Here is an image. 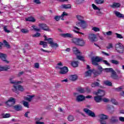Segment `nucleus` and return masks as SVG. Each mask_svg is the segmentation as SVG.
Masks as SVG:
<instances>
[{
	"instance_id": "1",
	"label": "nucleus",
	"mask_w": 124,
	"mask_h": 124,
	"mask_svg": "<svg viewBox=\"0 0 124 124\" xmlns=\"http://www.w3.org/2000/svg\"><path fill=\"white\" fill-rule=\"evenodd\" d=\"M90 68L91 67H90L89 65H87V68L89 70L85 73L84 75L85 77H88V76H91V75H92L93 73L95 76L99 75V74H101V72H102V71L103 70L102 67H101V66H98V69L99 71H96L95 70H92L90 69Z\"/></svg>"
},
{
	"instance_id": "2",
	"label": "nucleus",
	"mask_w": 124,
	"mask_h": 124,
	"mask_svg": "<svg viewBox=\"0 0 124 124\" xmlns=\"http://www.w3.org/2000/svg\"><path fill=\"white\" fill-rule=\"evenodd\" d=\"M115 50L117 53L120 54H124V46L121 43H118L115 45Z\"/></svg>"
},
{
	"instance_id": "3",
	"label": "nucleus",
	"mask_w": 124,
	"mask_h": 124,
	"mask_svg": "<svg viewBox=\"0 0 124 124\" xmlns=\"http://www.w3.org/2000/svg\"><path fill=\"white\" fill-rule=\"evenodd\" d=\"M72 42L76 45H78V46H84L85 45V41L82 38H73Z\"/></svg>"
},
{
	"instance_id": "4",
	"label": "nucleus",
	"mask_w": 124,
	"mask_h": 124,
	"mask_svg": "<svg viewBox=\"0 0 124 124\" xmlns=\"http://www.w3.org/2000/svg\"><path fill=\"white\" fill-rule=\"evenodd\" d=\"M104 70H105V72H111L112 73L111 77H112L113 79H117V78H118V76L117 75V74H116V72L114 71L113 68H105L104 69Z\"/></svg>"
},
{
	"instance_id": "5",
	"label": "nucleus",
	"mask_w": 124,
	"mask_h": 124,
	"mask_svg": "<svg viewBox=\"0 0 124 124\" xmlns=\"http://www.w3.org/2000/svg\"><path fill=\"white\" fill-rule=\"evenodd\" d=\"M76 25L77 27H80L82 29H86L88 27V24L87 22L85 20H81L80 21H77L76 22Z\"/></svg>"
},
{
	"instance_id": "6",
	"label": "nucleus",
	"mask_w": 124,
	"mask_h": 124,
	"mask_svg": "<svg viewBox=\"0 0 124 124\" xmlns=\"http://www.w3.org/2000/svg\"><path fill=\"white\" fill-rule=\"evenodd\" d=\"M16 102V100L13 97H10L9 98L8 101L6 102L5 104L7 106H9V107H11V106H13L14 104H15Z\"/></svg>"
},
{
	"instance_id": "7",
	"label": "nucleus",
	"mask_w": 124,
	"mask_h": 124,
	"mask_svg": "<svg viewBox=\"0 0 124 124\" xmlns=\"http://www.w3.org/2000/svg\"><path fill=\"white\" fill-rule=\"evenodd\" d=\"M13 87L14 89H13V91H14V92H16V91L24 92V91H25V88H24V87L19 84H14Z\"/></svg>"
},
{
	"instance_id": "8",
	"label": "nucleus",
	"mask_w": 124,
	"mask_h": 124,
	"mask_svg": "<svg viewBox=\"0 0 124 124\" xmlns=\"http://www.w3.org/2000/svg\"><path fill=\"white\" fill-rule=\"evenodd\" d=\"M88 39L91 42H94L95 41H97V37H96V35L93 33H91L89 35Z\"/></svg>"
},
{
	"instance_id": "9",
	"label": "nucleus",
	"mask_w": 124,
	"mask_h": 124,
	"mask_svg": "<svg viewBox=\"0 0 124 124\" xmlns=\"http://www.w3.org/2000/svg\"><path fill=\"white\" fill-rule=\"evenodd\" d=\"M39 27L40 29H42V30H43L44 31H51V29L48 27L47 25L43 23H41L39 24Z\"/></svg>"
},
{
	"instance_id": "10",
	"label": "nucleus",
	"mask_w": 124,
	"mask_h": 124,
	"mask_svg": "<svg viewBox=\"0 0 124 124\" xmlns=\"http://www.w3.org/2000/svg\"><path fill=\"white\" fill-rule=\"evenodd\" d=\"M83 111L85 112V113H86V114L90 117H92L93 118H94V117H95V114L94 113V112L87 108H84Z\"/></svg>"
},
{
	"instance_id": "11",
	"label": "nucleus",
	"mask_w": 124,
	"mask_h": 124,
	"mask_svg": "<svg viewBox=\"0 0 124 124\" xmlns=\"http://www.w3.org/2000/svg\"><path fill=\"white\" fill-rule=\"evenodd\" d=\"M92 63L93 64V65H97L98 64L97 62H100L101 60L99 59V57L96 56V57H93L91 59Z\"/></svg>"
},
{
	"instance_id": "12",
	"label": "nucleus",
	"mask_w": 124,
	"mask_h": 124,
	"mask_svg": "<svg viewBox=\"0 0 124 124\" xmlns=\"http://www.w3.org/2000/svg\"><path fill=\"white\" fill-rule=\"evenodd\" d=\"M94 94H96V95H98V96H100V97H102V96H104L105 95V91L102 90H98V92H94Z\"/></svg>"
},
{
	"instance_id": "13",
	"label": "nucleus",
	"mask_w": 124,
	"mask_h": 124,
	"mask_svg": "<svg viewBox=\"0 0 124 124\" xmlns=\"http://www.w3.org/2000/svg\"><path fill=\"white\" fill-rule=\"evenodd\" d=\"M76 100L78 102H82L83 101H85V95H78L76 97Z\"/></svg>"
},
{
	"instance_id": "14",
	"label": "nucleus",
	"mask_w": 124,
	"mask_h": 124,
	"mask_svg": "<svg viewBox=\"0 0 124 124\" xmlns=\"http://www.w3.org/2000/svg\"><path fill=\"white\" fill-rule=\"evenodd\" d=\"M72 31L75 32V33H78V34H82V35H84L85 34L82 33L78 31H80V28L76 27L73 26L72 28Z\"/></svg>"
},
{
	"instance_id": "15",
	"label": "nucleus",
	"mask_w": 124,
	"mask_h": 124,
	"mask_svg": "<svg viewBox=\"0 0 124 124\" xmlns=\"http://www.w3.org/2000/svg\"><path fill=\"white\" fill-rule=\"evenodd\" d=\"M59 69H60V71L59 72L60 74H66V73L68 72V68L67 67H60Z\"/></svg>"
},
{
	"instance_id": "16",
	"label": "nucleus",
	"mask_w": 124,
	"mask_h": 124,
	"mask_svg": "<svg viewBox=\"0 0 124 124\" xmlns=\"http://www.w3.org/2000/svg\"><path fill=\"white\" fill-rule=\"evenodd\" d=\"M7 56L6 54H4L2 53H0V58L3 61V62H4L5 63H9V61L6 60Z\"/></svg>"
},
{
	"instance_id": "17",
	"label": "nucleus",
	"mask_w": 124,
	"mask_h": 124,
	"mask_svg": "<svg viewBox=\"0 0 124 124\" xmlns=\"http://www.w3.org/2000/svg\"><path fill=\"white\" fill-rule=\"evenodd\" d=\"M8 69H10V66L9 65H6L5 66L0 65V71H6Z\"/></svg>"
},
{
	"instance_id": "18",
	"label": "nucleus",
	"mask_w": 124,
	"mask_h": 124,
	"mask_svg": "<svg viewBox=\"0 0 124 124\" xmlns=\"http://www.w3.org/2000/svg\"><path fill=\"white\" fill-rule=\"evenodd\" d=\"M14 78H15L14 77H11L10 78V83L11 84H21L22 83V82H21V81H18L16 80H13L14 79Z\"/></svg>"
},
{
	"instance_id": "19",
	"label": "nucleus",
	"mask_w": 124,
	"mask_h": 124,
	"mask_svg": "<svg viewBox=\"0 0 124 124\" xmlns=\"http://www.w3.org/2000/svg\"><path fill=\"white\" fill-rule=\"evenodd\" d=\"M99 118L100 119V121H104V120H107L108 119V116L101 114L99 115Z\"/></svg>"
},
{
	"instance_id": "20",
	"label": "nucleus",
	"mask_w": 124,
	"mask_h": 124,
	"mask_svg": "<svg viewBox=\"0 0 124 124\" xmlns=\"http://www.w3.org/2000/svg\"><path fill=\"white\" fill-rule=\"evenodd\" d=\"M45 40L46 41H47L48 44H50V45H51L54 42V40L53 39V38H48L46 36H45Z\"/></svg>"
},
{
	"instance_id": "21",
	"label": "nucleus",
	"mask_w": 124,
	"mask_h": 124,
	"mask_svg": "<svg viewBox=\"0 0 124 124\" xmlns=\"http://www.w3.org/2000/svg\"><path fill=\"white\" fill-rule=\"evenodd\" d=\"M114 14H115L116 16L118 18H124V15L123 14H121L119 12L115 11L114 12Z\"/></svg>"
},
{
	"instance_id": "22",
	"label": "nucleus",
	"mask_w": 124,
	"mask_h": 124,
	"mask_svg": "<svg viewBox=\"0 0 124 124\" xmlns=\"http://www.w3.org/2000/svg\"><path fill=\"white\" fill-rule=\"evenodd\" d=\"M61 8H63V9H69L71 8V5L70 4H63L60 6Z\"/></svg>"
},
{
	"instance_id": "23",
	"label": "nucleus",
	"mask_w": 124,
	"mask_h": 124,
	"mask_svg": "<svg viewBox=\"0 0 124 124\" xmlns=\"http://www.w3.org/2000/svg\"><path fill=\"white\" fill-rule=\"evenodd\" d=\"M33 97H34V95H27L26 97H24V99L25 100H27V101H31V100H32V98H33Z\"/></svg>"
},
{
	"instance_id": "24",
	"label": "nucleus",
	"mask_w": 124,
	"mask_h": 124,
	"mask_svg": "<svg viewBox=\"0 0 124 124\" xmlns=\"http://www.w3.org/2000/svg\"><path fill=\"white\" fill-rule=\"evenodd\" d=\"M70 80L71 81H76L78 79V75H73L70 76Z\"/></svg>"
},
{
	"instance_id": "25",
	"label": "nucleus",
	"mask_w": 124,
	"mask_h": 124,
	"mask_svg": "<svg viewBox=\"0 0 124 124\" xmlns=\"http://www.w3.org/2000/svg\"><path fill=\"white\" fill-rule=\"evenodd\" d=\"M94 100H95V101H96L97 103L101 102V101H102V97L98 95H97L94 97Z\"/></svg>"
},
{
	"instance_id": "26",
	"label": "nucleus",
	"mask_w": 124,
	"mask_h": 124,
	"mask_svg": "<svg viewBox=\"0 0 124 124\" xmlns=\"http://www.w3.org/2000/svg\"><path fill=\"white\" fill-rule=\"evenodd\" d=\"M72 50L74 54L76 55V56H77V55H80V51H79V50H78V48H77V47H73Z\"/></svg>"
},
{
	"instance_id": "27",
	"label": "nucleus",
	"mask_w": 124,
	"mask_h": 124,
	"mask_svg": "<svg viewBox=\"0 0 124 124\" xmlns=\"http://www.w3.org/2000/svg\"><path fill=\"white\" fill-rule=\"evenodd\" d=\"M121 6V4L119 3L114 2L112 5H110V7L112 8H116L118 7H120Z\"/></svg>"
},
{
	"instance_id": "28",
	"label": "nucleus",
	"mask_w": 124,
	"mask_h": 124,
	"mask_svg": "<svg viewBox=\"0 0 124 124\" xmlns=\"http://www.w3.org/2000/svg\"><path fill=\"white\" fill-rule=\"evenodd\" d=\"M13 108L15 109L16 111H20V110H22V106L19 105L13 106Z\"/></svg>"
},
{
	"instance_id": "29",
	"label": "nucleus",
	"mask_w": 124,
	"mask_h": 124,
	"mask_svg": "<svg viewBox=\"0 0 124 124\" xmlns=\"http://www.w3.org/2000/svg\"><path fill=\"white\" fill-rule=\"evenodd\" d=\"M61 35L62 37H72L73 36L72 34L68 33H62Z\"/></svg>"
},
{
	"instance_id": "30",
	"label": "nucleus",
	"mask_w": 124,
	"mask_h": 124,
	"mask_svg": "<svg viewBox=\"0 0 124 124\" xmlns=\"http://www.w3.org/2000/svg\"><path fill=\"white\" fill-rule=\"evenodd\" d=\"M91 86L92 88H95V87H101V86L99 83L97 82H95L94 83H93L91 85Z\"/></svg>"
},
{
	"instance_id": "31",
	"label": "nucleus",
	"mask_w": 124,
	"mask_h": 124,
	"mask_svg": "<svg viewBox=\"0 0 124 124\" xmlns=\"http://www.w3.org/2000/svg\"><path fill=\"white\" fill-rule=\"evenodd\" d=\"M77 91L78 92V93H84L86 92V90L82 87L77 88Z\"/></svg>"
},
{
	"instance_id": "32",
	"label": "nucleus",
	"mask_w": 124,
	"mask_h": 124,
	"mask_svg": "<svg viewBox=\"0 0 124 124\" xmlns=\"http://www.w3.org/2000/svg\"><path fill=\"white\" fill-rule=\"evenodd\" d=\"M26 21H29V22H32L33 23L35 22L36 20L32 17H30L28 18H25Z\"/></svg>"
},
{
	"instance_id": "33",
	"label": "nucleus",
	"mask_w": 124,
	"mask_h": 124,
	"mask_svg": "<svg viewBox=\"0 0 124 124\" xmlns=\"http://www.w3.org/2000/svg\"><path fill=\"white\" fill-rule=\"evenodd\" d=\"M31 28H32L31 30L35 31H41L40 28H37V27H36V26L35 25H32L31 26Z\"/></svg>"
},
{
	"instance_id": "34",
	"label": "nucleus",
	"mask_w": 124,
	"mask_h": 124,
	"mask_svg": "<svg viewBox=\"0 0 124 124\" xmlns=\"http://www.w3.org/2000/svg\"><path fill=\"white\" fill-rule=\"evenodd\" d=\"M67 120L69 122H73V121H74V116H73V115H70L68 116Z\"/></svg>"
},
{
	"instance_id": "35",
	"label": "nucleus",
	"mask_w": 124,
	"mask_h": 124,
	"mask_svg": "<svg viewBox=\"0 0 124 124\" xmlns=\"http://www.w3.org/2000/svg\"><path fill=\"white\" fill-rule=\"evenodd\" d=\"M68 15V14H67V13L65 12H63L62 14L61 15V16H60L61 17V20L63 21L64 20V18H63V17L65 16H67Z\"/></svg>"
},
{
	"instance_id": "36",
	"label": "nucleus",
	"mask_w": 124,
	"mask_h": 124,
	"mask_svg": "<svg viewBox=\"0 0 124 124\" xmlns=\"http://www.w3.org/2000/svg\"><path fill=\"white\" fill-rule=\"evenodd\" d=\"M2 117L5 119H6L7 118H10L11 117V115L9 113H3L2 114Z\"/></svg>"
},
{
	"instance_id": "37",
	"label": "nucleus",
	"mask_w": 124,
	"mask_h": 124,
	"mask_svg": "<svg viewBox=\"0 0 124 124\" xmlns=\"http://www.w3.org/2000/svg\"><path fill=\"white\" fill-rule=\"evenodd\" d=\"M52 48H58L59 47V44L58 43H54V42L50 45Z\"/></svg>"
},
{
	"instance_id": "38",
	"label": "nucleus",
	"mask_w": 124,
	"mask_h": 124,
	"mask_svg": "<svg viewBox=\"0 0 124 124\" xmlns=\"http://www.w3.org/2000/svg\"><path fill=\"white\" fill-rule=\"evenodd\" d=\"M110 62H111V63H113V64L117 65V64H120V62H119V61H118L116 60H114V59L111 60L110 61Z\"/></svg>"
},
{
	"instance_id": "39",
	"label": "nucleus",
	"mask_w": 124,
	"mask_h": 124,
	"mask_svg": "<svg viewBox=\"0 0 124 124\" xmlns=\"http://www.w3.org/2000/svg\"><path fill=\"white\" fill-rule=\"evenodd\" d=\"M40 45H43L44 48H46L47 47V43L46 42L41 41L40 43Z\"/></svg>"
},
{
	"instance_id": "40",
	"label": "nucleus",
	"mask_w": 124,
	"mask_h": 124,
	"mask_svg": "<svg viewBox=\"0 0 124 124\" xmlns=\"http://www.w3.org/2000/svg\"><path fill=\"white\" fill-rule=\"evenodd\" d=\"M104 84H105L106 86H112V83L108 80L105 81Z\"/></svg>"
},
{
	"instance_id": "41",
	"label": "nucleus",
	"mask_w": 124,
	"mask_h": 124,
	"mask_svg": "<svg viewBox=\"0 0 124 124\" xmlns=\"http://www.w3.org/2000/svg\"><path fill=\"white\" fill-rule=\"evenodd\" d=\"M22 103H23V104L24 107H26V108H29V105L28 102H27L25 101H23Z\"/></svg>"
},
{
	"instance_id": "42",
	"label": "nucleus",
	"mask_w": 124,
	"mask_h": 124,
	"mask_svg": "<svg viewBox=\"0 0 124 124\" xmlns=\"http://www.w3.org/2000/svg\"><path fill=\"white\" fill-rule=\"evenodd\" d=\"M115 34L117 38H119V39H122L123 38H124V37H123V35L121 34L115 33Z\"/></svg>"
},
{
	"instance_id": "43",
	"label": "nucleus",
	"mask_w": 124,
	"mask_h": 124,
	"mask_svg": "<svg viewBox=\"0 0 124 124\" xmlns=\"http://www.w3.org/2000/svg\"><path fill=\"white\" fill-rule=\"evenodd\" d=\"M71 65H72L73 67H77V66H78V62H71Z\"/></svg>"
},
{
	"instance_id": "44",
	"label": "nucleus",
	"mask_w": 124,
	"mask_h": 124,
	"mask_svg": "<svg viewBox=\"0 0 124 124\" xmlns=\"http://www.w3.org/2000/svg\"><path fill=\"white\" fill-rule=\"evenodd\" d=\"M97 4H102L104 2V0H95Z\"/></svg>"
},
{
	"instance_id": "45",
	"label": "nucleus",
	"mask_w": 124,
	"mask_h": 124,
	"mask_svg": "<svg viewBox=\"0 0 124 124\" xmlns=\"http://www.w3.org/2000/svg\"><path fill=\"white\" fill-rule=\"evenodd\" d=\"M93 31H95L96 32H97L98 31H100V29L97 27H93L92 28Z\"/></svg>"
},
{
	"instance_id": "46",
	"label": "nucleus",
	"mask_w": 124,
	"mask_h": 124,
	"mask_svg": "<svg viewBox=\"0 0 124 124\" xmlns=\"http://www.w3.org/2000/svg\"><path fill=\"white\" fill-rule=\"evenodd\" d=\"M77 18L78 21H80L81 22V21H84L83 19H84V17L81 16H77Z\"/></svg>"
},
{
	"instance_id": "47",
	"label": "nucleus",
	"mask_w": 124,
	"mask_h": 124,
	"mask_svg": "<svg viewBox=\"0 0 124 124\" xmlns=\"http://www.w3.org/2000/svg\"><path fill=\"white\" fill-rule=\"evenodd\" d=\"M96 14L98 16H101L102 15V13L100 11V9H98L96 11Z\"/></svg>"
},
{
	"instance_id": "48",
	"label": "nucleus",
	"mask_w": 124,
	"mask_h": 124,
	"mask_svg": "<svg viewBox=\"0 0 124 124\" xmlns=\"http://www.w3.org/2000/svg\"><path fill=\"white\" fill-rule=\"evenodd\" d=\"M21 31L22 32V33H28L29 30L27 29H22L21 30Z\"/></svg>"
},
{
	"instance_id": "49",
	"label": "nucleus",
	"mask_w": 124,
	"mask_h": 124,
	"mask_svg": "<svg viewBox=\"0 0 124 124\" xmlns=\"http://www.w3.org/2000/svg\"><path fill=\"white\" fill-rule=\"evenodd\" d=\"M124 86H120L119 87L116 88L115 90L116 91H117V92H121V91H122V90H124Z\"/></svg>"
},
{
	"instance_id": "50",
	"label": "nucleus",
	"mask_w": 124,
	"mask_h": 124,
	"mask_svg": "<svg viewBox=\"0 0 124 124\" xmlns=\"http://www.w3.org/2000/svg\"><path fill=\"white\" fill-rule=\"evenodd\" d=\"M3 44L4 45H5V47H6V48H10V46H9V44H8V43H7V42H6V41H4Z\"/></svg>"
},
{
	"instance_id": "51",
	"label": "nucleus",
	"mask_w": 124,
	"mask_h": 124,
	"mask_svg": "<svg viewBox=\"0 0 124 124\" xmlns=\"http://www.w3.org/2000/svg\"><path fill=\"white\" fill-rule=\"evenodd\" d=\"M116 121H117V120H116V116H112L110 119V122L111 123H115V122Z\"/></svg>"
},
{
	"instance_id": "52",
	"label": "nucleus",
	"mask_w": 124,
	"mask_h": 124,
	"mask_svg": "<svg viewBox=\"0 0 124 124\" xmlns=\"http://www.w3.org/2000/svg\"><path fill=\"white\" fill-rule=\"evenodd\" d=\"M77 58L78 60H79L80 61H84V57H82L81 56H78V55H77Z\"/></svg>"
},
{
	"instance_id": "53",
	"label": "nucleus",
	"mask_w": 124,
	"mask_h": 124,
	"mask_svg": "<svg viewBox=\"0 0 124 124\" xmlns=\"http://www.w3.org/2000/svg\"><path fill=\"white\" fill-rule=\"evenodd\" d=\"M92 7L93 8V9L94 10H98V9H99V8H98V7H97L96 5H95V4H92Z\"/></svg>"
},
{
	"instance_id": "54",
	"label": "nucleus",
	"mask_w": 124,
	"mask_h": 124,
	"mask_svg": "<svg viewBox=\"0 0 124 124\" xmlns=\"http://www.w3.org/2000/svg\"><path fill=\"white\" fill-rule=\"evenodd\" d=\"M54 19L56 21H60V19H61L62 20V17L60 16H57L54 17Z\"/></svg>"
},
{
	"instance_id": "55",
	"label": "nucleus",
	"mask_w": 124,
	"mask_h": 124,
	"mask_svg": "<svg viewBox=\"0 0 124 124\" xmlns=\"http://www.w3.org/2000/svg\"><path fill=\"white\" fill-rule=\"evenodd\" d=\"M40 33L37 32L35 34H32V37H39L40 36Z\"/></svg>"
},
{
	"instance_id": "56",
	"label": "nucleus",
	"mask_w": 124,
	"mask_h": 124,
	"mask_svg": "<svg viewBox=\"0 0 124 124\" xmlns=\"http://www.w3.org/2000/svg\"><path fill=\"white\" fill-rule=\"evenodd\" d=\"M111 102L115 105H118V102L115 99H111Z\"/></svg>"
},
{
	"instance_id": "57",
	"label": "nucleus",
	"mask_w": 124,
	"mask_h": 124,
	"mask_svg": "<svg viewBox=\"0 0 124 124\" xmlns=\"http://www.w3.org/2000/svg\"><path fill=\"white\" fill-rule=\"evenodd\" d=\"M33 2L34 3H35V4H40V3H41L40 0H33Z\"/></svg>"
},
{
	"instance_id": "58",
	"label": "nucleus",
	"mask_w": 124,
	"mask_h": 124,
	"mask_svg": "<svg viewBox=\"0 0 124 124\" xmlns=\"http://www.w3.org/2000/svg\"><path fill=\"white\" fill-rule=\"evenodd\" d=\"M107 49H112L113 48V44H108V46H107Z\"/></svg>"
},
{
	"instance_id": "59",
	"label": "nucleus",
	"mask_w": 124,
	"mask_h": 124,
	"mask_svg": "<svg viewBox=\"0 0 124 124\" xmlns=\"http://www.w3.org/2000/svg\"><path fill=\"white\" fill-rule=\"evenodd\" d=\"M106 34L108 36H110L112 35V34H113V32H112V31H107V32H106Z\"/></svg>"
},
{
	"instance_id": "60",
	"label": "nucleus",
	"mask_w": 124,
	"mask_h": 124,
	"mask_svg": "<svg viewBox=\"0 0 124 124\" xmlns=\"http://www.w3.org/2000/svg\"><path fill=\"white\" fill-rule=\"evenodd\" d=\"M4 31L5 32H10V31L7 30V26H4Z\"/></svg>"
},
{
	"instance_id": "61",
	"label": "nucleus",
	"mask_w": 124,
	"mask_h": 124,
	"mask_svg": "<svg viewBox=\"0 0 124 124\" xmlns=\"http://www.w3.org/2000/svg\"><path fill=\"white\" fill-rule=\"evenodd\" d=\"M4 31L5 32H10V31L7 30V26H4Z\"/></svg>"
},
{
	"instance_id": "62",
	"label": "nucleus",
	"mask_w": 124,
	"mask_h": 124,
	"mask_svg": "<svg viewBox=\"0 0 124 124\" xmlns=\"http://www.w3.org/2000/svg\"><path fill=\"white\" fill-rule=\"evenodd\" d=\"M103 62L104 63H105V64H106V65H108V66H110V63H109V62H108L106 60H103Z\"/></svg>"
},
{
	"instance_id": "63",
	"label": "nucleus",
	"mask_w": 124,
	"mask_h": 124,
	"mask_svg": "<svg viewBox=\"0 0 124 124\" xmlns=\"http://www.w3.org/2000/svg\"><path fill=\"white\" fill-rule=\"evenodd\" d=\"M104 101V102H109V100L108 98H103L102 101Z\"/></svg>"
},
{
	"instance_id": "64",
	"label": "nucleus",
	"mask_w": 124,
	"mask_h": 124,
	"mask_svg": "<svg viewBox=\"0 0 124 124\" xmlns=\"http://www.w3.org/2000/svg\"><path fill=\"white\" fill-rule=\"evenodd\" d=\"M119 120L120 122H124V117H122V116L119 117Z\"/></svg>"
}]
</instances>
